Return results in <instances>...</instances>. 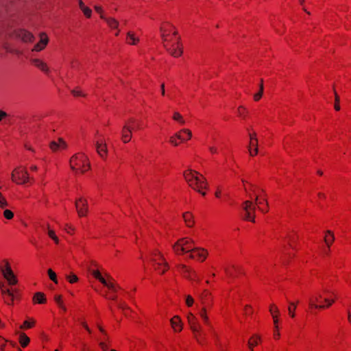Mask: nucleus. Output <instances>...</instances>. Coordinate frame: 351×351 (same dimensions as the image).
Instances as JSON below:
<instances>
[{"mask_svg":"<svg viewBox=\"0 0 351 351\" xmlns=\"http://www.w3.org/2000/svg\"><path fill=\"white\" fill-rule=\"evenodd\" d=\"M184 176L191 187L202 195H206L205 192L202 191V189L206 188V179L202 175L195 171L189 170L184 173Z\"/></svg>","mask_w":351,"mask_h":351,"instance_id":"f257e3e1","label":"nucleus"},{"mask_svg":"<svg viewBox=\"0 0 351 351\" xmlns=\"http://www.w3.org/2000/svg\"><path fill=\"white\" fill-rule=\"evenodd\" d=\"M70 166L72 170L76 172L84 173L90 168L87 162V157L83 154L74 155L70 160Z\"/></svg>","mask_w":351,"mask_h":351,"instance_id":"f03ea898","label":"nucleus"},{"mask_svg":"<svg viewBox=\"0 0 351 351\" xmlns=\"http://www.w3.org/2000/svg\"><path fill=\"white\" fill-rule=\"evenodd\" d=\"M193 241L189 238H182L179 239L173 245V249L177 254L181 253H188L191 251H197L196 247L193 246Z\"/></svg>","mask_w":351,"mask_h":351,"instance_id":"7ed1b4c3","label":"nucleus"},{"mask_svg":"<svg viewBox=\"0 0 351 351\" xmlns=\"http://www.w3.org/2000/svg\"><path fill=\"white\" fill-rule=\"evenodd\" d=\"M149 261L152 263L154 269L159 271L161 274H164L168 269V264L165 261L162 254L157 250L151 252Z\"/></svg>","mask_w":351,"mask_h":351,"instance_id":"20e7f679","label":"nucleus"},{"mask_svg":"<svg viewBox=\"0 0 351 351\" xmlns=\"http://www.w3.org/2000/svg\"><path fill=\"white\" fill-rule=\"evenodd\" d=\"M242 209L245 213L243 219L255 222V210L256 206L252 201H245L242 204Z\"/></svg>","mask_w":351,"mask_h":351,"instance_id":"39448f33","label":"nucleus"},{"mask_svg":"<svg viewBox=\"0 0 351 351\" xmlns=\"http://www.w3.org/2000/svg\"><path fill=\"white\" fill-rule=\"evenodd\" d=\"M12 180L18 184L26 183L29 178L25 169L18 167L14 169L11 175Z\"/></svg>","mask_w":351,"mask_h":351,"instance_id":"423d86ee","label":"nucleus"},{"mask_svg":"<svg viewBox=\"0 0 351 351\" xmlns=\"http://www.w3.org/2000/svg\"><path fill=\"white\" fill-rule=\"evenodd\" d=\"M93 276L99 280L104 286L108 287L109 289H110L112 291H117V288H119V287H116L114 283L111 282L112 280V277L109 275L106 274V276L108 278V280H106L101 275L100 272L97 270H93L92 271Z\"/></svg>","mask_w":351,"mask_h":351,"instance_id":"0eeeda50","label":"nucleus"},{"mask_svg":"<svg viewBox=\"0 0 351 351\" xmlns=\"http://www.w3.org/2000/svg\"><path fill=\"white\" fill-rule=\"evenodd\" d=\"M173 133L169 137V142L173 145H178L180 143L189 140L191 138V133Z\"/></svg>","mask_w":351,"mask_h":351,"instance_id":"6e6552de","label":"nucleus"},{"mask_svg":"<svg viewBox=\"0 0 351 351\" xmlns=\"http://www.w3.org/2000/svg\"><path fill=\"white\" fill-rule=\"evenodd\" d=\"M75 207L80 217H83L86 215L88 211L87 201L82 198H79L75 201Z\"/></svg>","mask_w":351,"mask_h":351,"instance_id":"1a4fd4ad","label":"nucleus"},{"mask_svg":"<svg viewBox=\"0 0 351 351\" xmlns=\"http://www.w3.org/2000/svg\"><path fill=\"white\" fill-rule=\"evenodd\" d=\"M167 51L173 57H179L182 54V49L180 47L179 42L177 44H173L171 47H168L164 44Z\"/></svg>","mask_w":351,"mask_h":351,"instance_id":"9d476101","label":"nucleus"},{"mask_svg":"<svg viewBox=\"0 0 351 351\" xmlns=\"http://www.w3.org/2000/svg\"><path fill=\"white\" fill-rule=\"evenodd\" d=\"M180 270L184 274L185 276L188 278L190 280H197V281H199V279L197 277V274L195 271L192 270L191 269L188 268L184 265H181L179 267Z\"/></svg>","mask_w":351,"mask_h":351,"instance_id":"9b49d317","label":"nucleus"},{"mask_svg":"<svg viewBox=\"0 0 351 351\" xmlns=\"http://www.w3.org/2000/svg\"><path fill=\"white\" fill-rule=\"evenodd\" d=\"M249 152L251 156H254L258 153V139L256 133L250 134Z\"/></svg>","mask_w":351,"mask_h":351,"instance_id":"f8f14e48","label":"nucleus"},{"mask_svg":"<svg viewBox=\"0 0 351 351\" xmlns=\"http://www.w3.org/2000/svg\"><path fill=\"white\" fill-rule=\"evenodd\" d=\"M5 279L8 281L9 285H14L17 283V279L16 276L14 274L12 269H8L3 274H2Z\"/></svg>","mask_w":351,"mask_h":351,"instance_id":"ddd939ff","label":"nucleus"},{"mask_svg":"<svg viewBox=\"0 0 351 351\" xmlns=\"http://www.w3.org/2000/svg\"><path fill=\"white\" fill-rule=\"evenodd\" d=\"M197 251H191L189 255V258H197L202 261H204L207 256V252L204 250L199 247H196Z\"/></svg>","mask_w":351,"mask_h":351,"instance_id":"4468645a","label":"nucleus"},{"mask_svg":"<svg viewBox=\"0 0 351 351\" xmlns=\"http://www.w3.org/2000/svg\"><path fill=\"white\" fill-rule=\"evenodd\" d=\"M188 322L193 333L199 332L201 330V326L197 323V319L193 314L190 313L188 315Z\"/></svg>","mask_w":351,"mask_h":351,"instance_id":"2eb2a0df","label":"nucleus"},{"mask_svg":"<svg viewBox=\"0 0 351 351\" xmlns=\"http://www.w3.org/2000/svg\"><path fill=\"white\" fill-rule=\"evenodd\" d=\"M48 43V38L45 33L40 34V40L38 43L34 45L33 51H40L43 49Z\"/></svg>","mask_w":351,"mask_h":351,"instance_id":"dca6fc26","label":"nucleus"},{"mask_svg":"<svg viewBox=\"0 0 351 351\" xmlns=\"http://www.w3.org/2000/svg\"><path fill=\"white\" fill-rule=\"evenodd\" d=\"M32 62L34 64L35 66L41 70L46 74L49 73V69L47 66V64L40 59H33Z\"/></svg>","mask_w":351,"mask_h":351,"instance_id":"f3484780","label":"nucleus"},{"mask_svg":"<svg viewBox=\"0 0 351 351\" xmlns=\"http://www.w3.org/2000/svg\"><path fill=\"white\" fill-rule=\"evenodd\" d=\"M66 147V143L61 138H59L58 141H53L50 143V148L53 151H57L58 149H59L60 148L65 149Z\"/></svg>","mask_w":351,"mask_h":351,"instance_id":"a211bd4d","label":"nucleus"},{"mask_svg":"<svg viewBox=\"0 0 351 351\" xmlns=\"http://www.w3.org/2000/svg\"><path fill=\"white\" fill-rule=\"evenodd\" d=\"M18 36L24 42H32L34 36L29 32L21 29L18 33Z\"/></svg>","mask_w":351,"mask_h":351,"instance_id":"6ab92c4d","label":"nucleus"},{"mask_svg":"<svg viewBox=\"0 0 351 351\" xmlns=\"http://www.w3.org/2000/svg\"><path fill=\"white\" fill-rule=\"evenodd\" d=\"M171 324L173 330L177 331H181L182 329L180 318L178 316H174L171 319Z\"/></svg>","mask_w":351,"mask_h":351,"instance_id":"aec40b11","label":"nucleus"},{"mask_svg":"<svg viewBox=\"0 0 351 351\" xmlns=\"http://www.w3.org/2000/svg\"><path fill=\"white\" fill-rule=\"evenodd\" d=\"M265 204L266 207H267L268 204L267 201L265 198H259L258 196H256L255 198V205L258 207V208L263 213H267L268 209L265 210L261 206V204Z\"/></svg>","mask_w":351,"mask_h":351,"instance_id":"412c9836","label":"nucleus"},{"mask_svg":"<svg viewBox=\"0 0 351 351\" xmlns=\"http://www.w3.org/2000/svg\"><path fill=\"white\" fill-rule=\"evenodd\" d=\"M125 128L128 131V132H132L133 130H141L143 129L141 127H140V125L138 123H136V121H132L130 123H128V124H126L125 125Z\"/></svg>","mask_w":351,"mask_h":351,"instance_id":"4be33fe9","label":"nucleus"},{"mask_svg":"<svg viewBox=\"0 0 351 351\" xmlns=\"http://www.w3.org/2000/svg\"><path fill=\"white\" fill-rule=\"evenodd\" d=\"M101 18L106 21L107 24L114 29H117L119 26V22L113 18H106L104 15H101Z\"/></svg>","mask_w":351,"mask_h":351,"instance_id":"5701e85b","label":"nucleus"},{"mask_svg":"<svg viewBox=\"0 0 351 351\" xmlns=\"http://www.w3.org/2000/svg\"><path fill=\"white\" fill-rule=\"evenodd\" d=\"M324 301L326 302V304H327L326 305H317V304L313 303V302H311L310 306L311 308H316L323 309V308H325L326 307H329L335 302L334 300H330L328 298H325Z\"/></svg>","mask_w":351,"mask_h":351,"instance_id":"b1692460","label":"nucleus"},{"mask_svg":"<svg viewBox=\"0 0 351 351\" xmlns=\"http://www.w3.org/2000/svg\"><path fill=\"white\" fill-rule=\"evenodd\" d=\"M33 300L35 303L44 304L46 302V298L44 293L37 292L34 295Z\"/></svg>","mask_w":351,"mask_h":351,"instance_id":"393cba45","label":"nucleus"},{"mask_svg":"<svg viewBox=\"0 0 351 351\" xmlns=\"http://www.w3.org/2000/svg\"><path fill=\"white\" fill-rule=\"evenodd\" d=\"M335 241V236L332 232L330 230L326 232V235L324 237V241L327 245L328 247L330 248V245Z\"/></svg>","mask_w":351,"mask_h":351,"instance_id":"a878e982","label":"nucleus"},{"mask_svg":"<svg viewBox=\"0 0 351 351\" xmlns=\"http://www.w3.org/2000/svg\"><path fill=\"white\" fill-rule=\"evenodd\" d=\"M96 149L98 154L101 157H104L107 152L106 146L102 143L97 142L96 144Z\"/></svg>","mask_w":351,"mask_h":351,"instance_id":"bb28decb","label":"nucleus"},{"mask_svg":"<svg viewBox=\"0 0 351 351\" xmlns=\"http://www.w3.org/2000/svg\"><path fill=\"white\" fill-rule=\"evenodd\" d=\"M1 289V293L5 297L7 295L8 297L10 298L11 302H13L14 298V294L12 291L7 288H5L4 285L2 283H0Z\"/></svg>","mask_w":351,"mask_h":351,"instance_id":"cd10ccee","label":"nucleus"},{"mask_svg":"<svg viewBox=\"0 0 351 351\" xmlns=\"http://www.w3.org/2000/svg\"><path fill=\"white\" fill-rule=\"evenodd\" d=\"M183 218L187 226L191 227L193 225L194 221L192 219V215L190 213H184L183 214Z\"/></svg>","mask_w":351,"mask_h":351,"instance_id":"c85d7f7f","label":"nucleus"},{"mask_svg":"<svg viewBox=\"0 0 351 351\" xmlns=\"http://www.w3.org/2000/svg\"><path fill=\"white\" fill-rule=\"evenodd\" d=\"M127 40L128 43L130 45H136L139 39L138 38L136 37L135 35L132 32H128L127 36Z\"/></svg>","mask_w":351,"mask_h":351,"instance_id":"c756f323","label":"nucleus"},{"mask_svg":"<svg viewBox=\"0 0 351 351\" xmlns=\"http://www.w3.org/2000/svg\"><path fill=\"white\" fill-rule=\"evenodd\" d=\"M19 341L23 347H25L29 342V338L25 333H21L20 335Z\"/></svg>","mask_w":351,"mask_h":351,"instance_id":"7c9ffc66","label":"nucleus"},{"mask_svg":"<svg viewBox=\"0 0 351 351\" xmlns=\"http://www.w3.org/2000/svg\"><path fill=\"white\" fill-rule=\"evenodd\" d=\"M199 316L202 317V319L204 320V323L209 325V320H208V317L206 315V308L204 307H203L199 313Z\"/></svg>","mask_w":351,"mask_h":351,"instance_id":"2f4dec72","label":"nucleus"},{"mask_svg":"<svg viewBox=\"0 0 351 351\" xmlns=\"http://www.w3.org/2000/svg\"><path fill=\"white\" fill-rule=\"evenodd\" d=\"M54 300H55L56 304L58 305V306L60 308H61L64 311H66V308L62 303V301L61 299V295H55Z\"/></svg>","mask_w":351,"mask_h":351,"instance_id":"473e14b6","label":"nucleus"},{"mask_svg":"<svg viewBox=\"0 0 351 351\" xmlns=\"http://www.w3.org/2000/svg\"><path fill=\"white\" fill-rule=\"evenodd\" d=\"M173 119L180 123V124L184 123V120L182 116L178 112H175L173 115Z\"/></svg>","mask_w":351,"mask_h":351,"instance_id":"72a5a7b5","label":"nucleus"},{"mask_svg":"<svg viewBox=\"0 0 351 351\" xmlns=\"http://www.w3.org/2000/svg\"><path fill=\"white\" fill-rule=\"evenodd\" d=\"M247 113V110L243 106H239L238 108L237 114L240 117L245 118Z\"/></svg>","mask_w":351,"mask_h":351,"instance_id":"f704fd0d","label":"nucleus"},{"mask_svg":"<svg viewBox=\"0 0 351 351\" xmlns=\"http://www.w3.org/2000/svg\"><path fill=\"white\" fill-rule=\"evenodd\" d=\"M47 273H48L49 278L53 282H54L55 283L57 284L58 283V279H57L56 274L51 269H48Z\"/></svg>","mask_w":351,"mask_h":351,"instance_id":"c9c22d12","label":"nucleus"},{"mask_svg":"<svg viewBox=\"0 0 351 351\" xmlns=\"http://www.w3.org/2000/svg\"><path fill=\"white\" fill-rule=\"evenodd\" d=\"M263 90H264V86H260V89H259V91L257 93H255L254 95V99L255 101H258L263 96Z\"/></svg>","mask_w":351,"mask_h":351,"instance_id":"e433bc0d","label":"nucleus"},{"mask_svg":"<svg viewBox=\"0 0 351 351\" xmlns=\"http://www.w3.org/2000/svg\"><path fill=\"white\" fill-rule=\"evenodd\" d=\"M295 308H296V304H295L294 302L289 303V306L288 308V311H289V313L291 317H295L294 311H295Z\"/></svg>","mask_w":351,"mask_h":351,"instance_id":"4c0bfd02","label":"nucleus"},{"mask_svg":"<svg viewBox=\"0 0 351 351\" xmlns=\"http://www.w3.org/2000/svg\"><path fill=\"white\" fill-rule=\"evenodd\" d=\"M193 334L195 335V339L198 341V343H201V344L203 343V342L205 340V338L204 336L202 335V334L200 333V331L199 332L193 333Z\"/></svg>","mask_w":351,"mask_h":351,"instance_id":"58836bf2","label":"nucleus"},{"mask_svg":"<svg viewBox=\"0 0 351 351\" xmlns=\"http://www.w3.org/2000/svg\"><path fill=\"white\" fill-rule=\"evenodd\" d=\"M335 109L337 110V111H339L340 110V106H339V95H337V93L335 91Z\"/></svg>","mask_w":351,"mask_h":351,"instance_id":"ea45409f","label":"nucleus"},{"mask_svg":"<svg viewBox=\"0 0 351 351\" xmlns=\"http://www.w3.org/2000/svg\"><path fill=\"white\" fill-rule=\"evenodd\" d=\"M256 339L254 341H252L251 339L248 341V346L251 350H253V346L258 344V339H260V337L258 335L255 336Z\"/></svg>","mask_w":351,"mask_h":351,"instance_id":"a19ab883","label":"nucleus"},{"mask_svg":"<svg viewBox=\"0 0 351 351\" xmlns=\"http://www.w3.org/2000/svg\"><path fill=\"white\" fill-rule=\"evenodd\" d=\"M66 279L69 281L70 283H74L78 280V278L77 277V276L73 274L67 276Z\"/></svg>","mask_w":351,"mask_h":351,"instance_id":"79ce46f5","label":"nucleus"},{"mask_svg":"<svg viewBox=\"0 0 351 351\" xmlns=\"http://www.w3.org/2000/svg\"><path fill=\"white\" fill-rule=\"evenodd\" d=\"M3 215L6 219H11L13 217L14 214L10 210H5Z\"/></svg>","mask_w":351,"mask_h":351,"instance_id":"37998d69","label":"nucleus"},{"mask_svg":"<svg viewBox=\"0 0 351 351\" xmlns=\"http://www.w3.org/2000/svg\"><path fill=\"white\" fill-rule=\"evenodd\" d=\"M82 11L86 16L90 17L92 11L89 8L85 6L84 8L82 9Z\"/></svg>","mask_w":351,"mask_h":351,"instance_id":"c03bdc74","label":"nucleus"},{"mask_svg":"<svg viewBox=\"0 0 351 351\" xmlns=\"http://www.w3.org/2000/svg\"><path fill=\"white\" fill-rule=\"evenodd\" d=\"M131 137L130 133L123 134L121 139L124 143H128L130 141Z\"/></svg>","mask_w":351,"mask_h":351,"instance_id":"a18cd8bd","label":"nucleus"},{"mask_svg":"<svg viewBox=\"0 0 351 351\" xmlns=\"http://www.w3.org/2000/svg\"><path fill=\"white\" fill-rule=\"evenodd\" d=\"M209 294L210 293L207 290L204 291L203 293L201 295L203 304H205L206 302L207 297L209 295Z\"/></svg>","mask_w":351,"mask_h":351,"instance_id":"49530a36","label":"nucleus"},{"mask_svg":"<svg viewBox=\"0 0 351 351\" xmlns=\"http://www.w3.org/2000/svg\"><path fill=\"white\" fill-rule=\"evenodd\" d=\"M34 324V321L31 323L29 321L26 320L24 322L23 326H22L21 328H30L33 326Z\"/></svg>","mask_w":351,"mask_h":351,"instance_id":"de8ad7c7","label":"nucleus"},{"mask_svg":"<svg viewBox=\"0 0 351 351\" xmlns=\"http://www.w3.org/2000/svg\"><path fill=\"white\" fill-rule=\"evenodd\" d=\"M4 263H5V267H0V271L2 274H3V271H5V270H7L8 268L9 269H11V267L9 264V263L7 261H4Z\"/></svg>","mask_w":351,"mask_h":351,"instance_id":"09e8293b","label":"nucleus"},{"mask_svg":"<svg viewBox=\"0 0 351 351\" xmlns=\"http://www.w3.org/2000/svg\"><path fill=\"white\" fill-rule=\"evenodd\" d=\"M71 93L75 97H77V96H83V97H84L85 96L84 94H83L80 90H77V89L72 90Z\"/></svg>","mask_w":351,"mask_h":351,"instance_id":"8fccbe9b","label":"nucleus"},{"mask_svg":"<svg viewBox=\"0 0 351 351\" xmlns=\"http://www.w3.org/2000/svg\"><path fill=\"white\" fill-rule=\"evenodd\" d=\"M186 303L189 306H192V304H193V299L191 295L186 296Z\"/></svg>","mask_w":351,"mask_h":351,"instance_id":"3c124183","label":"nucleus"},{"mask_svg":"<svg viewBox=\"0 0 351 351\" xmlns=\"http://www.w3.org/2000/svg\"><path fill=\"white\" fill-rule=\"evenodd\" d=\"M269 312L271 313V314L278 313L279 311L278 308L275 305L272 304L269 308Z\"/></svg>","mask_w":351,"mask_h":351,"instance_id":"603ef678","label":"nucleus"},{"mask_svg":"<svg viewBox=\"0 0 351 351\" xmlns=\"http://www.w3.org/2000/svg\"><path fill=\"white\" fill-rule=\"evenodd\" d=\"M8 117L9 115L7 114V112L3 110H0V121L8 118Z\"/></svg>","mask_w":351,"mask_h":351,"instance_id":"864d4df0","label":"nucleus"},{"mask_svg":"<svg viewBox=\"0 0 351 351\" xmlns=\"http://www.w3.org/2000/svg\"><path fill=\"white\" fill-rule=\"evenodd\" d=\"M0 204L1 207H3L7 205V202L5 199L2 197L1 194L0 193Z\"/></svg>","mask_w":351,"mask_h":351,"instance_id":"5fc2aeb1","label":"nucleus"},{"mask_svg":"<svg viewBox=\"0 0 351 351\" xmlns=\"http://www.w3.org/2000/svg\"><path fill=\"white\" fill-rule=\"evenodd\" d=\"M322 298V295L320 294H318L316 295L314 298H312L310 300L309 304H311V302H313L315 304V302L319 301V299Z\"/></svg>","mask_w":351,"mask_h":351,"instance_id":"6e6d98bb","label":"nucleus"},{"mask_svg":"<svg viewBox=\"0 0 351 351\" xmlns=\"http://www.w3.org/2000/svg\"><path fill=\"white\" fill-rule=\"evenodd\" d=\"M99 346L101 347V348L104 350V351H107L108 350V346L104 343V342H100L99 343Z\"/></svg>","mask_w":351,"mask_h":351,"instance_id":"4d7b16f0","label":"nucleus"},{"mask_svg":"<svg viewBox=\"0 0 351 351\" xmlns=\"http://www.w3.org/2000/svg\"><path fill=\"white\" fill-rule=\"evenodd\" d=\"M95 10L97 12L99 13L100 14V16L101 15H103L102 14V8L101 6H99V5H95Z\"/></svg>","mask_w":351,"mask_h":351,"instance_id":"13d9d810","label":"nucleus"},{"mask_svg":"<svg viewBox=\"0 0 351 351\" xmlns=\"http://www.w3.org/2000/svg\"><path fill=\"white\" fill-rule=\"evenodd\" d=\"M47 233H48V235L49 236V237L51 238V239L53 237H54V236L56 235L55 232L53 230H50V229H49Z\"/></svg>","mask_w":351,"mask_h":351,"instance_id":"bf43d9fd","label":"nucleus"},{"mask_svg":"<svg viewBox=\"0 0 351 351\" xmlns=\"http://www.w3.org/2000/svg\"><path fill=\"white\" fill-rule=\"evenodd\" d=\"M82 326L89 333L91 332V330H90V328H88V325L86 323H82Z\"/></svg>","mask_w":351,"mask_h":351,"instance_id":"052dcab7","label":"nucleus"},{"mask_svg":"<svg viewBox=\"0 0 351 351\" xmlns=\"http://www.w3.org/2000/svg\"><path fill=\"white\" fill-rule=\"evenodd\" d=\"M212 333H213L214 337L215 338L216 341H219V337H218L217 334L213 330H212Z\"/></svg>","mask_w":351,"mask_h":351,"instance_id":"680f3d73","label":"nucleus"},{"mask_svg":"<svg viewBox=\"0 0 351 351\" xmlns=\"http://www.w3.org/2000/svg\"><path fill=\"white\" fill-rule=\"evenodd\" d=\"M79 5L80 9L84 8L85 5L82 0H79Z\"/></svg>","mask_w":351,"mask_h":351,"instance_id":"e2e57ef3","label":"nucleus"},{"mask_svg":"<svg viewBox=\"0 0 351 351\" xmlns=\"http://www.w3.org/2000/svg\"><path fill=\"white\" fill-rule=\"evenodd\" d=\"M348 319L349 322L351 324V312L350 310H348Z\"/></svg>","mask_w":351,"mask_h":351,"instance_id":"0e129e2a","label":"nucleus"},{"mask_svg":"<svg viewBox=\"0 0 351 351\" xmlns=\"http://www.w3.org/2000/svg\"><path fill=\"white\" fill-rule=\"evenodd\" d=\"M5 302L11 305L12 304V302L10 301V298L8 297V299L5 298Z\"/></svg>","mask_w":351,"mask_h":351,"instance_id":"69168bd1","label":"nucleus"},{"mask_svg":"<svg viewBox=\"0 0 351 351\" xmlns=\"http://www.w3.org/2000/svg\"><path fill=\"white\" fill-rule=\"evenodd\" d=\"M161 93L162 95H165V84H162L161 85Z\"/></svg>","mask_w":351,"mask_h":351,"instance_id":"338daca9","label":"nucleus"},{"mask_svg":"<svg viewBox=\"0 0 351 351\" xmlns=\"http://www.w3.org/2000/svg\"><path fill=\"white\" fill-rule=\"evenodd\" d=\"M225 271L226 273L229 276H232V274L230 271H229L227 268L225 269Z\"/></svg>","mask_w":351,"mask_h":351,"instance_id":"774afa93","label":"nucleus"}]
</instances>
